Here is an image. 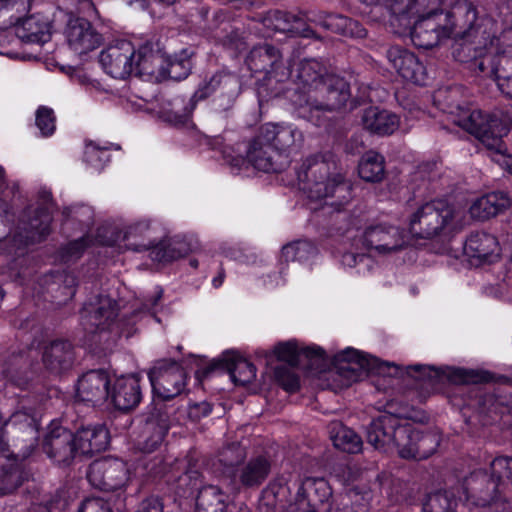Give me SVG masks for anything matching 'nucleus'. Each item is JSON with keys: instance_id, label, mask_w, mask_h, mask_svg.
<instances>
[{"instance_id": "36", "label": "nucleus", "mask_w": 512, "mask_h": 512, "mask_svg": "<svg viewBox=\"0 0 512 512\" xmlns=\"http://www.w3.org/2000/svg\"><path fill=\"white\" fill-rule=\"evenodd\" d=\"M226 496L216 486H207L200 490L197 497L196 512H225Z\"/></svg>"}, {"instance_id": "17", "label": "nucleus", "mask_w": 512, "mask_h": 512, "mask_svg": "<svg viewBox=\"0 0 512 512\" xmlns=\"http://www.w3.org/2000/svg\"><path fill=\"white\" fill-rule=\"evenodd\" d=\"M135 70L133 73L147 77L150 80L161 81L165 79L166 55L158 44L144 43L136 49L134 58Z\"/></svg>"}, {"instance_id": "44", "label": "nucleus", "mask_w": 512, "mask_h": 512, "mask_svg": "<svg viewBox=\"0 0 512 512\" xmlns=\"http://www.w3.org/2000/svg\"><path fill=\"white\" fill-rule=\"evenodd\" d=\"M301 489L308 494L309 498L314 494L321 502L331 494L328 483L323 478H307L303 481Z\"/></svg>"}, {"instance_id": "49", "label": "nucleus", "mask_w": 512, "mask_h": 512, "mask_svg": "<svg viewBox=\"0 0 512 512\" xmlns=\"http://www.w3.org/2000/svg\"><path fill=\"white\" fill-rule=\"evenodd\" d=\"M78 512H111V508L102 499L90 498L81 504Z\"/></svg>"}, {"instance_id": "24", "label": "nucleus", "mask_w": 512, "mask_h": 512, "mask_svg": "<svg viewBox=\"0 0 512 512\" xmlns=\"http://www.w3.org/2000/svg\"><path fill=\"white\" fill-rule=\"evenodd\" d=\"M76 455H90L107 448L109 433L104 425L83 427L73 434Z\"/></svg>"}, {"instance_id": "33", "label": "nucleus", "mask_w": 512, "mask_h": 512, "mask_svg": "<svg viewBox=\"0 0 512 512\" xmlns=\"http://www.w3.org/2000/svg\"><path fill=\"white\" fill-rule=\"evenodd\" d=\"M22 482L18 462L6 450H0V496L13 492Z\"/></svg>"}, {"instance_id": "10", "label": "nucleus", "mask_w": 512, "mask_h": 512, "mask_svg": "<svg viewBox=\"0 0 512 512\" xmlns=\"http://www.w3.org/2000/svg\"><path fill=\"white\" fill-rule=\"evenodd\" d=\"M136 48L125 39L107 45L99 54V63L105 73L113 78L126 79L135 70Z\"/></svg>"}, {"instance_id": "20", "label": "nucleus", "mask_w": 512, "mask_h": 512, "mask_svg": "<svg viewBox=\"0 0 512 512\" xmlns=\"http://www.w3.org/2000/svg\"><path fill=\"white\" fill-rule=\"evenodd\" d=\"M387 57L398 75L405 81L424 84L427 76L425 67L412 52L400 47H391Z\"/></svg>"}, {"instance_id": "3", "label": "nucleus", "mask_w": 512, "mask_h": 512, "mask_svg": "<svg viewBox=\"0 0 512 512\" xmlns=\"http://www.w3.org/2000/svg\"><path fill=\"white\" fill-rule=\"evenodd\" d=\"M297 179L299 188L310 199L322 200L337 196L338 200L326 202L337 209L350 198V187L336 171L334 163L320 156L306 158L297 171Z\"/></svg>"}, {"instance_id": "16", "label": "nucleus", "mask_w": 512, "mask_h": 512, "mask_svg": "<svg viewBox=\"0 0 512 512\" xmlns=\"http://www.w3.org/2000/svg\"><path fill=\"white\" fill-rule=\"evenodd\" d=\"M140 379L139 373H133L111 380L108 396L111 404L119 410L135 408L142 398Z\"/></svg>"}, {"instance_id": "50", "label": "nucleus", "mask_w": 512, "mask_h": 512, "mask_svg": "<svg viewBox=\"0 0 512 512\" xmlns=\"http://www.w3.org/2000/svg\"><path fill=\"white\" fill-rule=\"evenodd\" d=\"M50 220L51 219L47 211L41 209L38 212L37 217L30 222L31 229L35 230L39 234V236L42 237L43 235L48 233Z\"/></svg>"}, {"instance_id": "45", "label": "nucleus", "mask_w": 512, "mask_h": 512, "mask_svg": "<svg viewBox=\"0 0 512 512\" xmlns=\"http://www.w3.org/2000/svg\"><path fill=\"white\" fill-rule=\"evenodd\" d=\"M272 52L273 48L269 46L254 49L249 56V65L251 69L255 71L264 70L268 72V69L264 63L266 61L274 63V56L272 55Z\"/></svg>"}, {"instance_id": "2", "label": "nucleus", "mask_w": 512, "mask_h": 512, "mask_svg": "<svg viewBox=\"0 0 512 512\" xmlns=\"http://www.w3.org/2000/svg\"><path fill=\"white\" fill-rule=\"evenodd\" d=\"M480 28L470 27L453 51L454 58L471 63V69L493 78L499 90L512 98V28L491 39Z\"/></svg>"}, {"instance_id": "23", "label": "nucleus", "mask_w": 512, "mask_h": 512, "mask_svg": "<svg viewBox=\"0 0 512 512\" xmlns=\"http://www.w3.org/2000/svg\"><path fill=\"white\" fill-rule=\"evenodd\" d=\"M259 137L271 148L287 151L302 141V133L292 124L268 123L261 127Z\"/></svg>"}, {"instance_id": "22", "label": "nucleus", "mask_w": 512, "mask_h": 512, "mask_svg": "<svg viewBox=\"0 0 512 512\" xmlns=\"http://www.w3.org/2000/svg\"><path fill=\"white\" fill-rule=\"evenodd\" d=\"M73 434L64 427L57 426L45 437L46 454L60 464H68L75 456Z\"/></svg>"}, {"instance_id": "59", "label": "nucleus", "mask_w": 512, "mask_h": 512, "mask_svg": "<svg viewBox=\"0 0 512 512\" xmlns=\"http://www.w3.org/2000/svg\"><path fill=\"white\" fill-rule=\"evenodd\" d=\"M223 280H224V276L222 273H220L218 276L213 278L212 284L215 288H218L222 285Z\"/></svg>"}, {"instance_id": "46", "label": "nucleus", "mask_w": 512, "mask_h": 512, "mask_svg": "<svg viewBox=\"0 0 512 512\" xmlns=\"http://www.w3.org/2000/svg\"><path fill=\"white\" fill-rule=\"evenodd\" d=\"M493 476L498 480H508L512 482V458L497 457L491 463Z\"/></svg>"}, {"instance_id": "64", "label": "nucleus", "mask_w": 512, "mask_h": 512, "mask_svg": "<svg viewBox=\"0 0 512 512\" xmlns=\"http://www.w3.org/2000/svg\"><path fill=\"white\" fill-rule=\"evenodd\" d=\"M30 512H48L46 507L39 506Z\"/></svg>"}, {"instance_id": "21", "label": "nucleus", "mask_w": 512, "mask_h": 512, "mask_svg": "<svg viewBox=\"0 0 512 512\" xmlns=\"http://www.w3.org/2000/svg\"><path fill=\"white\" fill-rule=\"evenodd\" d=\"M463 250L472 265L492 262L500 254L497 238L486 232L471 234L465 241Z\"/></svg>"}, {"instance_id": "47", "label": "nucleus", "mask_w": 512, "mask_h": 512, "mask_svg": "<svg viewBox=\"0 0 512 512\" xmlns=\"http://www.w3.org/2000/svg\"><path fill=\"white\" fill-rule=\"evenodd\" d=\"M263 23L275 31H286L289 23L288 15L281 11H272L264 18Z\"/></svg>"}, {"instance_id": "40", "label": "nucleus", "mask_w": 512, "mask_h": 512, "mask_svg": "<svg viewBox=\"0 0 512 512\" xmlns=\"http://www.w3.org/2000/svg\"><path fill=\"white\" fill-rule=\"evenodd\" d=\"M269 462L264 457H257L251 460L242 470L241 481L245 485H256L261 483L268 475Z\"/></svg>"}, {"instance_id": "18", "label": "nucleus", "mask_w": 512, "mask_h": 512, "mask_svg": "<svg viewBox=\"0 0 512 512\" xmlns=\"http://www.w3.org/2000/svg\"><path fill=\"white\" fill-rule=\"evenodd\" d=\"M111 379L102 370H92L83 374L76 385V397L93 405L108 400Z\"/></svg>"}, {"instance_id": "41", "label": "nucleus", "mask_w": 512, "mask_h": 512, "mask_svg": "<svg viewBox=\"0 0 512 512\" xmlns=\"http://www.w3.org/2000/svg\"><path fill=\"white\" fill-rule=\"evenodd\" d=\"M452 497L453 493L447 491L430 494L423 504V512H454L458 503Z\"/></svg>"}, {"instance_id": "39", "label": "nucleus", "mask_w": 512, "mask_h": 512, "mask_svg": "<svg viewBox=\"0 0 512 512\" xmlns=\"http://www.w3.org/2000/svg\"><path fill=\"white\" fill-rule=\"evenodd\" d=\"M323 26L335 33L350 36L364 37L365 29L357 22L341 15H329L323 21Z\"/></svg>"}, {"instance_id": "35", "label": "nucleus", "mask_w": 512, "mask_h": 512, "mask_svg": "<svg viewBox=\"0 0 512 512\" xmlns=\"http://www.w3.org/2000/svg\"><path fill=\"white\" fill-rule=\"evenodd\" d=\"M188 252L187 245L180 240H165L154 244L150 258L158 263H168L183 257Z\"/></svg>"}, {"instance_id": "37", "label": "nucleus", "mask_w": 512, "mask_h": 512, "mask_svg": "<svg viewBox=\"0 0 512 512\" xmlns=\"http://www.w3.org/2000/svg\"><path fill=\"white\" fill-rule=\"evenodd\" d=\"M359 176L368 182H378L384 177V159L374 152H367L361 159L358 166Z\"/></svg>"}, {"instance_id": "56", "label": "nucleus", "mask_w": 512, "mask_h": 512, "mask_svg": "<svg viewBox=\"0 0 512 512\" xmlns=\"http://www.w3.org/2000/svg\"><path fill=\"white\" fill-rule=\"evenodd\" d=\"M454 381H466L465 371L463 369H455L448 375Z\"/></svg>"}, {"instance_id": "15", "label": "nucleus", "mask_w": 512, "mask_h": 512, "mask_svg": "<svg viewBox=\"0 0 512 512\" xmlns=\"http://www.w3.org/2000/svg\"><path fill=\"white\" fill-rule=\"evenodd\" d=\"M157 227L149 218H138L128 224L116 238L108 241V245H116L120 249L145 251L152 250L154 242L152 237Z\"/></svg>"}, {"instance_id": "19", "label": "nucleus", "mask_w": 512, "mask_h": 512, "mask_svg": "<svg viewBox=\"0 0 512 512\" xmlns=\"http://www.w3.org/2000/svg\"><path fill=\"white\" fill-rule=\"evenodd\" d=\"M65 34L69 47L79 55L94 50L103 41L101 34L83 18L70 19Z\"/></svg>"}, {"instance_id": "61", "label": "nucleus", "mask_w": 512, "mask_h": 512, "mask_svg": "<svg viewBox=\"0 0 512 512\" xmlns=\"http://www.w3.org/2000/svg\"><path fill=\"white\" fill-rule=\"evenodd\" d=\"M3 426H4V423L2 421V418L0 417V450H6L5 445H4L3 441H2Z\"/></svg>"}, {"instance_id": "29", "label": "nucleus", "mask_w": 512, "mask_h": 512, "mask_svg": "<svg viewBox=\"0 0 512 512\" xmlns=\"http://www.w3.org/2000/svg\"><path fill=\"white\" fill-rule=\"evenodd\" d=\"M411 441L401 444L400 457L406 459H424L429 457L438 446V437L434 434H421L410 423Z\"/></svg>"}, {"instance_id": "30", "label": "nucleus", "mask_w": 512, "mask_h": 512, "mask_svg": "<svg viewBox=\"0 0 512 512\" xmlns=\"http://www.w3.org/2000/svg\"><path fill=\"white\" fill-rule=\"evenodd\" d=\"M510 206V199L503 192H492L474 200L469 208L473 219L487 220Z\"/></svg>"}, {"instance_id": "11", "label": "nucleus", "mask_w": 512, "mask_h": 512, "mask_svg": "<svg viewBox=\"0 0 512 512\" xmlns=\"http://www.w3.org/2000/svg\"><path fill=\"white\" fill-rule=\"evenodd\" d=\"M271 147L259 136L251 143L246 157L235 154L233 148H226L223 152L225 162L234 172L248 174L250 168L263 172L276 171L275 163L269 153Z\"/></svg>"}, {"instance_id": "43", "label": "nucleus", "mask_w": 512, "mask_h": 512, "mask_svg": "<svg viewBox=\"0 0 512 512\" xmlns=\"http://www.w3.org/2000/svg\"><path fill=\"white\" fill-rule=\"evenodd\" d=\"M35 124L42 136L52 135L56 129L53 110L46 106L39 107L36 111Z\"/></svg>"}, {"instance_id": "58", "label": "nucleus", "mask_w": 512, "mask_h": 512, "mask_svg": "<svg viewBox=\"0 0 512 512\" xmlns=\"http://www.w3.org/2000/svg\"><path fill=\"white\" fill-rule=\"evenodd\" d=\"M8 4L9 0H0V14L8 12ZM1 28H6L7 25L5 23H0Z\"/></svg>"}, {"instance_id": "55", "label": "nucleus", "mask_w": 512, "mask_h": 512, "mask_svg": "<svg viewBox=\"0 0 512 512\" xmlns=\"http://www.w3.org/2000/svg\"><path fill=\"white\" fill-rule=\"evenodd\" d=\"M77 78L81 84L90 86L91 88L96 89V90L100 89V86H101L100 82L95 79H92L90 76H88L85 73H79L77 75Z\"/></svg>"}, {"instance_id": "13", "label": "nucleus", "mask_w": 512, "mask_h": 512, "mask_svg": "<svg viewBox=\"0 0 512 512\" xmlns=\"http://www.w3.org/2000/svg\"><path fill=\"white\" fill-rule=\"evenodd\" d=\"M323 86L325 88L322 93H318L317 101L311 100V117H304L315 125H321L325 112L341 108L350 97L348 84L338 76L326 75L320 88Z\"/></svg>"}, {"instance_id": "1", "label": "nucleus", "mask_w": 512, "mask_h": 512, "mask_svg": "<svg viewBox=\"0 0 512 512\" xmlns=\"http://www.w3.org/2000/svg\"><path fill=\"white\" fill-rule=\"evenodd\" d=\"M456 216L453 207L442 200L424 203L411 210L408 216V233L391 225H376L364 233L349 231L340 247V262L347 269H355L359 275L371 271L373 260L358 253L361 246L371 255L387 256L401 250L408 243V234L413 237L429 238L438 234Z\"/></svg>"}, {"instance_id": "14", "label": "nucleus", "mask_w": 512, "mask_h": 512, "mask_svg": "<svg viewBox=\"0 0 512 512\" xmlns=\"http://www.w3.org/2000/svg\"><path fill=\"white\" fill-rule=\"evenodd\" d=\"M273 353L278 360L292 366L299 364L301 358L304 357L309 361L310 368L315 370L316 373L325 371L329 361L321 347L316 345L304 346L296 340L278 343L274 347Z\"/></svg>"}, {"instance_id": "48", "label": "nucleus", "mask_w": 512, "mask_h": 512, "mask_svg": "<svg viewBox=\"0 0 512 512\" xmlns=\"http://www.w3.org/2000/svg\"><path fill=\"white\" fill-rule=\"evenodd\" d=\"M276 378L282 387L289 392L296 391L299 388L298 377L289 369H278Z\"/></svg>"}, {"instance_id": "12", "label": "nucleus", "mask_w": 512, "mask_h": 512, "mask_svg": "<svg viewBox=\"0 0 512 512\" xmlns=\"http://www.w3.org/2000/svg\"><path fill=\"white\" fill-rule=\"evenodd\" d=\"M148 375L153 393L163 400L180 395L187 384L184 368L175 362H160Z\"/></svg>"}, {"instance_id": "38", "label": "nucleus", "mask_w": 512, "mask_h": 512, "mask_svg": "<svg viewBox=\"0 0 512 512\" xmlns=\"http://www.w3.org/2000/svg\"><path fill=\"white\" fill-rule=\"evenodd\" d=\"M193 52L190 49H182L179 53L172 57H167L165 63V78L169 77L174 80L186 78L191 70V57Z\"/></svg>"}, {"instance_id": "6", "label": "nucleus", "mask_w": 512, "mask_h": 512, "mask_svg": "<svg viewBox=\"0 0 512 512\" xmlns=\"http://www.w3.org/2000/svg\"><path fill=\"white\" fill-rule=\"evenodd\" d=\"M410 423L390 412H381L373 419L367 431L368 442L377 450L385 453L397 451L400 455L401 444L411 441Z\"/></svg>"}, {"instance_id": "34", "label": "nucleus", "mask_w": 512, "mask_h": 512, "mask_svg": "<svg viewBox=\"0 0 512 512\" xmlns=\"http://www.w3.org/2000/svg\"><path fill=\"white\" fill-rule=\"evenodd\" d=\"M330 437L333 445L344 452L357 453L362 449L360 437L353 430L340 423L332 425Z\"/></svg>"}, {"instance_id": "28", "label": "nucleus", "mask_w": 512, "mask_h": 512, "mask_svg": "<svg viewBox=\"0 0 512 512\" xmlns=\"http://www.w3.org/2000/svg\"><path fill=\"white\" fill-rule=\"evenodd\" d=\"M84 313L91 326L104 331L114 324V319L117 316L116 303L109 296H100L85 305Z\"/></svg>"}, {"instance_id": "57", "label": "nucleus", "mask_w": 512, "mask_h": 512, "mask_svg": "<svg viewBox=\"0 0 512 512\" xmlns=\"http://www.w3.org/2000/svg\"><path fill=\"white\" fill-rule=\"evenodd\" d=\"M126 326H129V323H126ZM106 330H111V331H115V334L118 335L120 333H124L126 330H125V323H116L114 321V324L111 325L110 328H106Z\"/></svg>"}, {"instance_id": "53", "label": "nucleus", "mask_w": 512, "mask_h": 512, "mask_svg": "<svg viewBox=\"0 0 512 512\" xmlns=\"http://www.w3.org/2000/svg\"><path fill=\"white\" fill-rule=\"evenodd\" d=\"M162 440H163V434L157 433L156 435H154L152 437L150 442H146L143 445L142 450L147 453L152 452L156 447H158L161 444Z\"/></svg>"}, {"instance_id": "62", "label": "nucleus", "mask_w": 512, "mask_h": 512, "mask_svg": "<svg viewBox=\"0 0 512 512\" xmlns=\"http://www.w3.org/2000/svg\"><path fill=\"white\" fill-rule=\"evenodd\" d=\"M167 120L174 124H179L182 122V119L178 115H174L173 117H168Z\"/></svg>"}, {"instance_id": "4", "label": "nucleus", "mask_w": 512, "mask_h": 512, "mask_svg": "<svg viewBox=\"0 0 512 512\" xmlns=\"http://www.w3.org/2000/svg\"><path fill=\"white\" fill-rule=\"evenodd\" d=\"M455 122L485 144L492 151V160L512 175V154L501 140L508 132L505 123L480 110H464Z\"/></svg>"}, {"instance_id": "52", "label": "nucleus", "mask_w": 512, "mask_h": 512, "mask_svg": "<svg viewBox=\"0 0 512 512\" xmlns=\"http://www.w3.org/2000/svg\"><path fill=\"white\" fill-rule=\"evenodd\" d=\"M79 11L88 17H96L98 12L92 0H81L79 3Z\"/></svg>"}, {"instance_id": "25", "label": "nucleus", "mask_w": 512, "mask_h": 512, "mask_svg": "<svg viewBox=\"0 0 512 512\" xmlns=\"http://www.w3.org/2000/svg\"><path fill=\"white\" fill-rule=\"evenodd\" d=\"M16 36L25 43L43 44L50 40L51 25L41 15H31L14 24Z\"/></svg>"}, {"instance_id": "7", "label": "nucleus", "mask_w": 512, "mask_h": 512, "mask_svg": "<svg viewBox=\"0 0 512 512\" xmlns=\"http://www.w3.org/2000/svg\"><path fill=\"white\" fill-rule=\"evenodd\" d=\"M331 365L329 374L339 378L334 388H342L357 381L364 372H379L385 364L376 357L348 347L334 356Z\"/></svg>"}, {"instance_id": "9", "label": "nucleus", "mask_w": 512, "mask_h": 512, "mask_svg": "<svg viewBox=\"0 0 512 512\" xmlns=\"http://www.w3.org/2000/svg\"><path fill=\"white\" fill-rule=\"evenodd\" d=\"M87 478L95 488L103 491H115L127 485L130 471L127 463L123 460L106 457L91 463Z\"/></svg>"}, {"instance_id": "42", "label": "nucleus", "mask_w": 512, "mask_h": 512, "mask_svg": "<svg viewBox=\"0 0 512 512\" xmlns=\"http://www.w3.org/2000/svg\"><path fill=\"white\" fill-rule=\"evenodd\" d=\"M85 161L96 171L104 168L109 161V156L105 148H101L93 142H88L84 150Z\"/></svg>"}, {"instance_id": "5", "label": "nucleus", "mask_w": 512, "mask_h": 512, "mask_svg": "<svg viewBox=\"0 0 512 512\" xmlns=\"http://www.w3.org/2000/svg\"><path fill=\"white\" fill-rule=\"evenodd\" d=\"M290 77L297 86L294 103L299 116L311 117V100L317 101L318 93H322L325 88H320L326 77L324 67L317 60H303L292 68Z\"/></svg>"}, {"instance_id": "51", "label": "nucleus", "mask_w": 512, "mask_h": 512, "mask_svg": "<svg viewBox=\"0 0 512 512\" xmlns=\"http://www.w3.org/2000/svg\"><path fill=\"white\" fill-rule=\"evenodd\" d=\"M25 419L28 429L31 434H35V417L33 415H27L25 412H15L10 419V422L13 425H17L21 422L22 419Z\"/></svg>"}, {"instance_id": "54", "label": "nucleus", "mask_w": 512, "mask_h": 512, "mask_svg": "<svg viewBox=\"0 0 512 512\" xmlns=\"http://www.w3.org/2000/svg\"><path fill=\"white\" fill-rule=\"evenodd\" d=\"M138 512H162V508L158 500L151 499L143 503V507Z\"/></svg>"}, {"instance_id": "26", "label": "nucleus", "mask_w": 512, "mask_h": 512, "mask_svg": "<svg viewBox=\"0 0 512 512\" xmlns=\"http://www.w3.org/2000/svg\"><path fill=\"white\" fill-rule=\"evenodd\" d=\"M361 121L364 129L381 136L393 134L400 126L398 115L378 107L365 109Z\"/></svg>"}, {"instance_id": "60", "label": "nucleus", "mask_w": 512, "mask_h": 512, "mask_svg": "<svg viewBox=\"0 0 512 512\" xmlns=\"http://www.w3.org/2000/svg\"><path fill=\"white\" fill-rule=\"evenodd\" d=\"M125 2L132 6V5H136L140 8H144L145 7V0H125Z\"/></svg>"}, {"instance_id": "32", "label": "nucleus", "mask_w": 512, "mask_h": 512, "mask_svg": "<svg viewBox=\"0 0 512 512\" xmlns=\"http://www.w3.org/2000/svg\"><path fill=\"white\" fill-rule=\"evenodd\" d=\"M43 364L53 373H60L72 366L73 352L71 344L57 341L47 346L43 352Z\"/></svg>"}, {"instance_id": "27", "label": "nucleus", "mask_w": 512, "mask_h": 512, "mask_svg": "<svg viewBox=\"0 0 512 512\" xmlns=\"http://www.w3.org/2000/svg\"><path fill=\"white\" fill-rule=\"evenodd\" d=\"M220 367L227 369L231 381L238 386L251 383L256 377V368L234 351H227L218 359Z\"/></svg>"}, {"instance_id": "8", "label": "nucleus", "mask_w": 512, "mask_h": 512, "mask_svg": "<svg viewBox=\"0 0 512 512\" xmlns=\"http://www.w3.org/2000/svg\"><path fill=\"white\" fill-rule=\"evenodd\" d=\"M453 31V23L448 13L433 10L418 16L410 32L413 44L430 49L448 38Z\"/></svg>"}, {"instance_id": "31", "label": "nucleus", "mask_w": 512, "mask_h": 512, "mask_svg": "<svg viewBox=\"0 0 512 512\" xmlns=\"http://www.w3.org/2000/svg\"><path fill=\"white\" fill-rule=\"evenodd\" d=\"M281 260L285 262H298L307 269H311L319 262L317 248L309 241L299 240L284 245L281 249Z\"/></svg>"}, {"instance_id": "63", "label": "nucleus", "mask_w": 512, "mask_h": 512, "mask_svg": "<svg viewBox=\"0 0 512 512\" xmlns=\"http://www.w3.org/2000/svg\"><path fill=\"white\" fill-rule=\"evenodd\" d=\"M474 505H479V506H484L488 503V500L487 499H484V498H480V499H477V500H473L472 501Z\"/></svg>"}]
</instances>
